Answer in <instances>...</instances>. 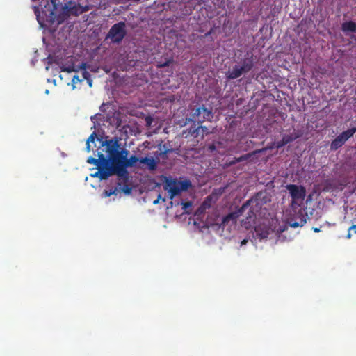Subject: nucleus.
<instances>
[{
    "label": "nucleus",
    "mask_w": 356,
    "mask_h": 356,
    "mask_svg": "<svg viewBox=\"0 0 356 356\" xmlns=\"http://www.w3.org/2000/svg\"><path fill=\"white\" fill-rule=\"evenodd\" d=\"M262 195V193H258L254 198L248 200L243 204L238 213H230L222 218L216 216L213 222H211V225H216L218 229L224 230L225 228H229L232 225H234L239 215L246 214L245 219L242 220V223L245 228H248L250 226L251 221H253L256 217L252 205L255 204L256 206L261 207L259 200H261Z\"/></svg>",
    "instance_id": "f257e3e1"
},
{
    "label": "nucleus",
    "mask_w": 356,
    "mask_h": 356,
    "mask_svg": "<svg viewBox=\"0 0 356 356\" xmlns=\"http://www.w3.org/2000/svg\"><path fill=\"white\" fill-rule=\"evenodd\" d=\"M129 154V151L125 148L120 149L111 159H107L109 161L108 168L113 175H116L124 179L128 180V171L126 170V160Z\"/></svg>",
    "instance_id": "f03ea898"
},
{
    "label": "nucleus",
    "mask_w": 356,
    "mask_h": 356,
    "mask_svg": "<svg viewBox=\"0 0 356 356\" xmlns=\"http://www.w3.org/2000/svg\"><path fill=\"white\" fill-rule=\"evenodd\" d=\"M254 67V61L252 58H245L241 60L233 66V67L226 72V78L229 80L239 78L243 74H246L251 71Z\"/></svg>",
    "instance_id": "7ed1b4c3"
},
{
    "label": "nucleus",
    "mask_w": 356,
    "mask_h": 356,
    "mask_svg": "<svg viewBox=\"0 0 356 356\" xmlns=\"http://www.w3.org/2000/svg\"><path fill=\"white\" fill-rule=\"evenodd\" d=\"M190 187L191 182L188 179L178 181L177 179L165 177L164 189L168 191L170 199L179 195L182 191H186Z\"/></svg>",
    "instance_id": "20e7f679"
},
{
    "label": "nucleus",
    "mask_w": 356,
    "mask_h": 356,
    "mask_svg": "<svg viewBox=\"0 0 356 356\" xmlns=\"http://www.w3.org/2000/svg\"><path fill=\"white\" fill-rule=\"evenodd\" d=\"M126 34V24L124 22H120L111 27L106 38L111 39L113 43L118 44L122 41Z\"/></svg>",
    "instance_id": "39448f33"
},
{
    "label": "nucleus",
    "mask_w": 356,
    "mask_h": 356,
    "mask_svg": "<svg viewBox=\"0 0 356 356\" xmlns=\"http://www.w3.org/2000/svg\"><path fill=\"white\" fill-rule=\"evenodd\" d=\"M87 10L86 8H83L81 5L76 4L74 2L70 1L63 7V16L58 17V22L60 24L71 15L78 16Z\"/></svg>",
    "instance_id": "423d86ee"
},
{
    "label": "nucleus",
    "mask_w": 356,
    "mask_h": 356,
    "mask_svg": "<svg viewBox=\"0 0 356 356\" xmlns=\"http://www.w3.org/2000/svg\"><path fill=\"white\" fill-rule=\"evenodd\" d=\"M191 117V120L194 122L202 124L204 121H211L213 114L211 110L207 109L204 106H202L193 109Z\"/></svg>",
    "instance_id": "0eeeda50"
},
{
    "label": "nucleus",
    "mask_w": 356,
    "mask_h": 356,
    "mask_svg": "<svg viewBox=\"0 0 356 356\" xmlns=\"http://www.w3.org/2000/svg\"><path fill=\"white\" fill-rule=\"evenodd\" d=\"M289 191L290 195L292 198L291 205L298 204V201H302L306 195L305 188L302 186H297L296 184H289L286 186Z\"/></svg>",
    "instance_id": "6e6552de"
},
{
    "label": "nucleus",
    "mask_w": 356,
    "mask_h": 356,
    "mask_svg": "<svg viewBox=\"0 0 356 356\" xmlns=\"http://www.w3.org/2000/svg\"><path fill=\"white\" fill-rule=\"evenodd\" d=\"M120 145L119 139L116 137L104 142L103 146H105L107 159H111L120 150Z\"/></svg>",
    "instance_id": "1a4fd4ad"
},
{
    "label": "nucleus",
    "mask_w": 356,
    "mask_h": 356,
    "mask_svg": "<svg viewBox=\"0 0 356 356\" xmlns=\"http://www.w3.org/2000/svg\"><path fill=\"white\" fill-rule=\"evenodd\" d=\"M307 213L304 210L300 209L298 212L296 213L294 218L289 220V224L293 228L302 227L307 222Z\"/></svg>",
    "instance_id": "9d476101"
},
{
    "label": "nucleus",
    "mask_w": 356,
    "mask_h": 356,
    "mask_svg": "<svg viewBox=\"0 0 356 356\" xmlns=\"http://www.w3.org/2000/svg\"><path fill=\"white\" fill-rule=\"evenodd\" d=\"M270 227L264 224H259L254 227V236L259 240L267 238L270 234Z\"/></svg>",
    "instance_id": "9b49d317"
},
{
    "label": "nucleus",
    "mask_w": 356,
    "mask_h": 356,
    "mask_svg": "<svg viewBox=\"0 0 356 356\" xmlns=\"http://www.w3.org/2000/svg\"><path fill=\"white\" fill-rule=\"evenodd\" d=\"M97 156L98 159H95L92 156L88 157L87 162L90 164L95 165L96 168H99L102 165H108V164H109V161L107 159V157H106L102 153L98 152Z\"/></svg>",
    "instance_id": "f8f14e48"
},
{
    "label": "nucleus",
    "mask_w": 356,
    "mask_h": 356,
    "mask_svg": "<svg viewBox=\"0 0 356 356\" xmlns=\"http://www.w3.org/2000/svg\"><path fill=\"white\" fill-rule=\"evenodd\" d=\"M98 170L95 174L91 175L93 177H98L100 179H106L110 176L113 175L108 165H102L97 168Z\"/></svg>",
    "instance_id": "ddd939ff"
},
{
    "label": "nucleus",
    "mask_w": 356,
    "mask_h": 356,
    "mask_svg": "<svg viewBox=\"0 0 356 356\" xmlns=\"http://www.w3.org/2000/svg\"><path fill=\"white\" fill-rule=\"evenodd\" d=\"M200 131H202V137L209 133L207 127L200 125L197 127H195V126L190 127L188 129V134H190L194 138H197Z\"/></svg>",
    "instance_id": "4468645a"
},
{
    "label": "nucleus",
    "mask_w": 356,
    "mask_h": 356,
    "mask_svg": "<svg viewBox=\"0 0 356 356\" xmlns=\"http://www.w3.org/2000/svg\"><path fill=\"white\" fill-rule=\"evenodd\" d=\"M140 163L145 164L150 171H154L157 168L158 161L152 157L140 158Z\"/></svg>",
    "instance_id": "2eb2a0df"
},
{
    "label": "nucleus",
    "mask_w": 356,
    "mask_h": 356,
    "mask_svg": "<svg viewBox=\"0 0 356 356\" xmlns=\"http://www.w3.org/2000/svg\"><path fill=\"white\" fill-rule=\"evenodd\" d=\"M341 29L343 32H356V23L353 21L345 22L342 24Z\"/></svg>",
    "instance_id": "dca6fc26"
},
{
    "label": "nucleus",
    "mask_w": 356,
    "mask_h": 356,
    "mask_svg": "<svg viewBox=\"0 0 356 356\" xmlns=\"http://www.w3.org/2000/svg\"><path fill=\"white\" fill-rule=\"evenodd\" d=\"M263 151H264V149H257V150H254V151L251 152L250 153L243 154V155L238 157L236 159V161L242 162V161H248L250 159H251L253 156H255L256 154H259L260 152H262Z\"/></svg>",
    "instance_id": "f3484780"
},
{
    "label": "nucleus",
    "mask_w": 356,
    "mask_h": 356,
    "mask_svg": "<svg viewBox=\"0 0 356 356\" xmlns=\"http://www.w3.org/2000/svg\"><path fill=\"white\" fill-rule=\"evenodd\" d=\"M301 136V134L299 133H293L291 134H286L282 137L283 141L285 143L286 145L294 141L297 138H300Z\"/></svg>",
    "instance_id": "a211bd4d"
},
{
    "label": "nucleus",
    "mask_w": 356,
    "mask_h": 356,
    "mask_svg": "<svg viewBox=\"0 0 356 356\" xmlns=\"http://www.w3.org/2000/svg\"><path fill=\"white\" fill-rule=\"evenodd\" d=\"M138 161L140 162V159H138L136 156L132 155L129 158L127 156L126 160V169L127 168L134 166Z\"/></svg>",
    "instance_id": "6ab92c4d"
},
{
    "label": "nucleus",
    "mask_w": 356,
    "mask_h": 356,
    "mask_svg": "<svg viewBox=\"0 0 356 356\" xmlns=\"http://www.w3.org/2000/svg\"><path fill=\"white\" fill-rule=\"evenodd\" d=\"M81 80L83 81L84 80L87 81V83L90 87L92 86V80L91 79L90 74L86 70L85 67H83V71L82 72Z\"/></svg>",
    "instance_id": "aec40b11"
},
{
    "label": "nucleus",
    "mask_w": 356,
    "mask_h": 356,
    "mask_svg": "<svg viewBox=\"0 0 356 356\" xmlns=\"http://www.w3.org/2000/svg\"><path fill=\"white\" fill-rule=\"evenodd\" d=\"M342 143L337 139L334 138L330 145L331 150H337L342 146Z\"/></svg>",
    "instance_id": "412c9836"
},
{
    "label": "nucleus",
    "mask_w": 356,
    "mask_h": 356,
    "mask_svg": "<svg viewBox=\"0 0 356 356\" xmlns=\"http://www.w3.org/2000/svg\"><path fill=\"white\" fill-rule=\"evenodd\" d=\"M356 132V127H352L351 129H349L345 131H343V134L345 136V137L348 140L350 137H352L354 134Z\"/></svg>",
    "instance_id": "4be33fe9"
},
{
    "label": "nucleus",
    "mask_w": 356,
    "mask_h": 356,
    "mask_svg": "<svg viewBox=\"0 0 356 356\" xmlns=\"http://www.w3.org/2000/svg\"><path fill=\"white\" fill-rule=\"evenodd\" d=\"M80 82H82L81 78H80L78 75H74L72 80V85L73 86V88H75L76 85Z\"/></svg>",
    "instance_id": "5701e85b"
},
{
    "label": "nucleus",
    "mask_w": 356,
    "mask_h": 356,
    "mask_svg": "<svg viewBox=\"0 0 356 356\" xmlns=\"http://www.w3.org/2000/svg\"><path fill=\"white\" fill-rule=\"evenodd\" d=\"M211 197L210 196L207 197L206 200L203 202L202 204V207L204 209L210 207Z\"/></svg>",
    "instance_id": "b1692460"
},
{
    "label": "nucleus",
    "mask_w": 356,
    "mask_h": 356,
    "mask_svg": "<svg viewBox=\"0 0 356 356\" xmlns=\"http://www.w3.org/2000/svg\"><path fill=\"white\" fill-rule=\"evenodd\" d=\"M182 205V209L186 211V213H189V211H187V209L191 208L192 207V202H186L181 203Z\"/></svg>",
    "instance_id": "393cba45"
},
{
    "label": "nucleus",
    "mask_w": 356,
    "mask_h": 356,
    "mask_svg": "<svg viewBox=\"0 0 356 356\" xmlns=\"http://www.w3.org/2000/svg\"><path fill=\"white\" fill-rule=\"evenodd\" d=\"M351 232H353L354 234H356V225H352L348 229V232L347 234V238H351Z\"/></svg>",
    "instance_id": "a878e982"
},
{
    "label": "nucleus",
    "mask_w": 356,
    "mask_h": 356,
    "mask_svg": "<svg viewBox=\"0 0 356 356\" xmlns=\"http://www.w3.org/2000/svg\"><path fill=\"white\" fill-rule=\"evenodd\" d=\"M60 68L63 72H72L75 71L73 65L68 66V67L62 66V67H60Z\"/></svg>",
    "instance_id": "bb28decb"
},
{
    "label": "nucleus",
    "mask_w": 356,
    "mask_h": 356,
    "mask_svg": "<svg viewBox=\"0 0 356 356\" xmlns=\"http://www.w3.org/2000/svg\"><path fill=\"white\" fill-rule=\"evenodd\" d=\"M336 138H337L342 143V145H343L348 140L343 133L337 136Z\"/></svg>",
    "instance_id": "cd10ccee"
},
{
    "label": "nucleus",
    "mask_w": 356,
    "mask_h": 356,
    "mask_svg": "<svg viewBox=\"0 0 356 356\" xmlns=\"http://www.w3.org/2000/svg\"><path fill=\"white\" fill-rule=\"evenodd\" d=\"M336 138H337L342 143V145H343L348 140L343 133L337 136Z\"/></svg>",
    "instance_id": "c85d7f7f"
},
{
    "label": "nucleus",
    "mask_w": 356,
    "mask_h": 356,
    "mask_svg": "<svg viewBox=\"0 0 356 356\" xmlns=\"http://www.w3.org/2000/svg\"><path fill=\"white\" fill-rule=\"evenodd\" d=\"M115 190L110 189V190H105L104 191V195L105 197H110L111 195L115 194Z\"/></svg>",
    "instance_id": "c756f323"
},
{
    "label": "nucleus",
    "mask_w": 356,
    "mask_h": 356,
    "mask_svg": "<svg viewBox=\"0 0 356 356\" xmlns=\"http://www.w3.org/2000/svg\"><path fill=\"white\" fill-rule=\"evenodd\" d=\"M275 147L277 148V149H280L282 147H284V145H286L285 143L283 141V140L282 139L280 141H277L276 142L275 144H274Z\"/></svg>",
    "instance_id": "7c9ffc66"
},
{
    "label": "nucleus",
    "mask_w": 356,
    "mask_h": 356,
    "mask_svg": "<svg viewBox=\"0 0 356 356\" xmlns=\"http://www.w3.org/2000/svg\"><path fill=\"white\" fill-rule=\"evenodd\" d=\"M172 150V149H165V151H163V152H161L159 153V156L161 157V158H165L167 154L169 153V152H171Z\"/></svg>",
    "instance_id": "2f4dec72"
},
{
    "label": "nucleus",
    "mask_w": 356,
    "mask_h": 356,
    "mask_svg": "<svg viewBox=\"0 0 356 356\" xmlns=\"http://www.w3.org/2000/svg\"><path fill=\"white\" fill-rule=\"evenodd\" d=\"M95 138H96V134H95V133H92V134L90 136V137L88 138V139L87 140V143H90V142L94 143V142H95Z\"/></svg>",
    "instance_id": "473e14b6"
},
{
    "label": "nucleus",
    "mask_w": 356,
    "mask_h": 356,
    "mask_svg": "<svg viewBox=\"0 0 356 356\" xmlns=\"http://www.w3.org/2000/svg\"><path fill=\"white\" fill-rule=\"evenodd\" d=\"M145 120H146L147 124L148 125H150V124H151V123H152V118H151V117H147V118H146V119H145Z\"/></svg>",
    "instance_id": "72a5a7b5"
},
{
    "label": "nucleus",
    "mask_w": 356,
    "mask_h": 356,
    "mask_svg": "<svg viewBox=\"0 0 356 356\" xmlns=\"http://www.w3.org/2000/svg\"><path fill=\"white\" fill-rule=\"evenodd\" d=\"M130 188L128 187L127 185L125 186V188H123V191L125 193H127L129 194L130 193Z\"/></svg>",
    "instance_id": "f704fd0d"
},
{
    "label": "nucleus",
    "mask_w": 356,
    "mask_h": 356,
    "mask_svg": "<svg viewBox=\"0 0 356 356\" xmlns=\"http://www.w3.org/2000/svg\"><path fill=\"white\" fill-rule=\"evenodd\" d=\"M236 159H237V158H234V160H233V161H232L229 163V164H230V165H234V164H236V163H239L240 161H236Z\"/></svg>",
    "instance_id": "c9c22d12"
},
{
    "label": "nucleus",
    "mask_w": 356,
    "mask_h": 356,
    "mask_svg": "<svg viewBox=\"0 0 356 356\" xmlns=\"http://www.w3.org/2000/svg\"><path fill=\"white\" fill-rule=\"evenodd\" d=\"M161 197V195H159L158 198L153 202V204H158Z\"/></svg>",
    "instance_id": "e433bc0d"
},
{
    "label": "nucleus",
    "mask_w": 356,
    "mask_h": 356,
    "mask_svg": "<svg viewBox=\"0 0 356 356\" xmlns=\"http://www.w3.org/2000/svg\"><path fill=\"white\" fill-rule=\"evenodd\" d=\"M86 149H87V152H89L90 151V143H87L86 142Z\"/></svg>",
    "instance_id": "4c0bfd02"
},
{
    "label": "nucleus",
    "mask_w": 356,
    "mask_h": 356,
    "mask_svg": "<svg viewBox=\"0 0 356 356\" xmlns=\"http://www.w3.org/2000/svg\"><path fill=\"white\" fill-rule=\"evenodd\" d=\"M284 230H285L284 228L280 227L278 229H277V232L280 234V233L283 232Z\"/></svg>",
    "instance_id": "58836bf2"
},
{
    "label": "nucleus",
    "mask_w": 356,
    "mask_h": 356,
    "mask_svg": "<svg viewBox=\"0 0 356 356\" xmlns=\"http://www.w3.org/2000/svg\"><path fill=\"white\" fill-rule=\"evenodd\" d=\"M248 242V240L247 239H243L241 243V245H245Z\"/></svg>",
    "instance_id": "ea45409f"
},
{
    "label": "nucleus",
    "mask_w": 356,
    "mask_h": 356,
    "mask_svg": "<svg viewBox=\"0 0 356 356\" xmlns=\"http://www.w3.org/2000/svg\"><path fill=\"white\" fill-rule=\"evenodd\" d=\"M313 229H314V232H320V228L315 227Z\"/></svg>",
    "instance_id": "a19ab883"
},
{
    "label": "nucleus",
    "mask_w": 356,
    "mask_h": 356,
    "mask_svg": "<svg viewBox=\"0 0 356 356\" xmlns=\"http://www.w3.org/2000/svg\"><path fill=\"white\" fill-rule=\"evenodd\" d=\"M209 148H210V149L213 150V149H215L216 147L213 145H212L211 146H210Z\"/></svg>",
    "instance_id": "79ce46f5"
},
{
    "label": "nucleus",
    "mask_w": 356,
    "mask_h": 356,
    "mask_svg": "<svg viewBox=\"0 0 356 356\" xmlns=\"http://www.w3.org/2000/svg\"><path fill=\"white\" fill-rule=\"evenodd\" d=\"M56 0H51V3H52L53 4H55V3H56Z\"/></svg>",
    "instance_id": "37998d69"
},
{
    "label": "nucleus",
    "mask_w": 356,
    "mask_h": 356,
    "mask_svg": "<svg viewBox=\"0 0 356 356\" xmlns=\"http://www.w3.org/2000/svg\"><path fill=\"white\" fill-rule=\"evenodd\" d=\"M210 34H211V31L208 32V33L206 34V35H210Z\"/></svg>",
    "instance_id": "c03bdc74"
}]
</instances>
